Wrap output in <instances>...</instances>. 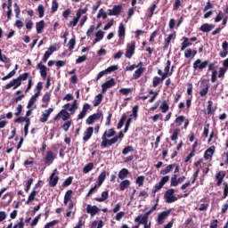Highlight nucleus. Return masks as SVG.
Instances as JSON below:
<instances>
[{
    "instance_id": "1",
    "label": "nucleus",
    "mask_w": 228,
    "mask_h": 228,
    "mask_svg": "<svg viewBox=\"0 0 228 228\" xmlns=\"http://www.w3.org/2000/svg\"><path fill=\"white\" fill-rule=\"evenodd\" d=\"M115 134H117V132L113 128L105 131L102 136L101 147L106 149V147H111V145H115V142H113V136Z\"/></svg>"
},
{
    "instance_id": "2",
    "label": "nucleus",
    "mask_w": 228,
    "mask_h": 228,
    "mask_svg": "<svg viewBox=\"0 0 228 228\" xmlns=\"http://www.w3.org/2000/svg\"><path fill=\"white\" fill-rule=\"evenodd\" d=\"M175 193V190L169 189L166 191L164 194V199L167 204H172L173 202H175L177 200V197L174 195Z\"/></svg>"
},
{
    "instance_id": "3",
    "label": "nucleus",
    "mask_w": 228,
    "mask_h": 228,
    "mask_svg": "<svg viewBox=\"0 0 228 228\" xmlns=\"http://www.w3.org/2000/svg\"><path fill=\"white\" fill-rule=\"evenodd\" d=\"M209 65V61H202L200 59L196 60L193 62V69L194 70H204Z\"/></svg>"
},
{
    "instance_id": "4",
    "label": "nucleus",
    "mask_w": 228,
    "mask_h": 228,
    "mask_svg": "<svg viewBox=\"0 0 228 228\" xmlns=\"http://www.w3.org/2000/svg\"><path fill=\"white\" fill-rule=\"evenodd\" d=\"M54 159H56V154L53 151H48L44 158L45 165H53Z\"/></svg>"
},
{
    "instance_id": "5",
    "label": "nucleus",
    "mask_w": 228,
    "mask_h": 228,
    "mask_svg": "<svg viewBox=\"0 0 228 228\" xmlns=\"http://www.w3.org/2000/svg\"><path fill=\"white\" fill-rule=\"evenodd\" d=\"M60 118H61V120H63V122H67V120H69V118H70V113H69V111H67V110H61L54 118L53 120H60Z\"/></svg>"
},
{
    "instance_id": "6",
    "label": "nucleus",
    "mask_w": 228,
    "mask_h": 228,
    "mask_svg": "<svg viewBox=\"0 0 228 228\" xmlns=\"http://www.w3.org/2000/svg\"><path fill=\"white\" fill-rule=\"evenodd\" d=\"M117 85V82H115V78H110V80L104 82L102 85V94H106L108 92V88H113Z\"/></svg>"
},
{
    "instance_id": "7",
    "label": "nucleus",
    "mask_w": 228,
    "mask_h": 228,
    "mask_svg": "<svg viewBox=\"0 0 228 228\" xmlns=\"http://www.w3.org/2000/svg\"><path fill=\"white\" fill-rule=\"evenodd\" d=\"M21 82L19 80L18 77L13 78L12 80L10 81V83H8L4 88L5 90H10V88L13 87V90H17V88H19V86H20Z\"/></svg>"
},
{
    "instance_id": "8",
    "label": "nucleus",
    "mask_w": 228,
    "mask_h": 228,
    "mask_svg": "<svg viewBox=\"0 0 228 228\" xmlns=\"http://www.w3.org/2000/svg\"><path fill=\"white\" fill-rule=\"evenodd\" d=\"M122 13V5H114L112 9L108 10V15L110 16H117Z\"/></svg>"
},
{
    "instance_id": "9",
    "label": "nucleus",
    "mask_w": 228,
    "mask_h": 228,
    "mask_svg": "<svg viewBox=\"0 0 228 228\" xmlns=\"http://www.w3.org/2000/svg\"><path fill=\"white\" fill-rule=\"evenodd\" d=\"M216 185L222 186V183H224V179H225V171H219L216 174Z\"/></svg>"
},
{
    "instance_id": "10",
    "label": "nucleus",
    "mask_w": 228,
    "mask_h": 228,
    "mask_svg": "<svg viewBox=\"0 0 228 228\" xmlns=\"http://www.w3.org/2000/svg\"><path fill=\"white\" fill-rule=\"evenodd\" d=\"M134 222L138 224L139 226L144 225V228H151V223L149 224V220L142 219V214L134 218Z\"/></svg>"
},
{
    "instance_id": "11",
    "label": "nucleus",
    "mask_w": 228,
    "mask_h": 228,
    "mask_svg": "<svg viewBox=\"0 0 228 228\" xmlns=\"http://www.w3.org/2000/svg\"><path fill=\"white\" fill-rule=\"evenodd\" d=\"M90 108H92V106L89 103H85L83 105L81 112L77 116V119L83 120V118L86 117V113H88V110H90Z\"/></svg>"
},
{
    "instance_id": "12",
    "label": "nucleus",
    "mask_w": 228,
    "mask_h": 228,
    "mask_svg": "<svg viewBox=\"0 0 228 228\" xmlns=\"http://www.w3.org/2000/svg\"><path fill=\"white\" fill-rule=\"evenodd\" d=\"M170 213H172V209L163 211L160 214H159L158 219H157L159 225H162L165 218H167V216H168L170 215Z\"/></svg>"
},
{
    "instance_id": "13",
    "label": "nucleus",
    "mask_w": 228,
    "mask_h": 228,
    "mask_svg": "<svg viewBox=\"0 0 228 228\" xmlns=\"http://www.w3.org/2000/svg\"><path fill=\"white\" fill-rule=\"evenodd\" d=\"M99 211H101V208H99L97 206L94 205H87L86 207V213H88V215H91V216H95V215H97V213H99Z\"/></svg>"
},
{
    "instance_id": "14",
    "label": "nucleus",
    "mask_w": 228,
    "mask_h": 228,
    "mask_svg": "<svg viewBox=\"0 0 228 228\" xmlns=\"http://www.w3.org/2000/svg\"><path fill=\"white\" fill-rule=\"evenodd\" d=\"M37 69L38 70H40L41 77H43V79H46V77H47V67L45 65L42 64V62H39L37 65Z\"/></svg>"
},
{
    "instance_id": "15",
    "label": "nucleus",
    "mask_w": 228,
    "mask_h": 228,
    "mask_svg": "<svg viewBox=\"0 0 228 228\" xmlns=\"http://www.w3.org/2000/svg\"><path fill=\"white\" fill-rule=\"evenodd\" d=\"M93 134H94V126L87 127L84 132L83 142H88V140L92 138Z\"/></svg>"
},
{
    "instance_id": "16",
    "label": "nucleus",
    "mask_w": 228,
    "mask_h": 228,
    "mask_svg": "<svg viewBox=\"0 0 228 228\" xmlns=\"http://www.w3.org/2000/svg\"><path fill=\"white\" fill-rule=\"evenodd\" d=\"M54 51H56V46L55 45H51L48 50L45 53L44 56H43V61L44 63H45L49 58L51 57V54H53V53H54Z\"/></svg>"
},
{
    "instance_id": "17",
    "label": "nucleus",
    "mask_w": 228,
    "mask_h": 228,
    "mask_svg": "<svg viewBox=\"0 0 228 228\" xmlns=\"http://www.w3.org/2000/svg\"><path fill=\"white\" fill-rule=\"evenodd\" d=\"M53 111H54V109L50 108L48 110H45V113H43L39 122L45 123L47 122V120H49V117L51 116V113H53Z\"/></svg>"
},
{
    "instance_id": "18",
    "label": "nucleus",
    "mask_w": 228,
    "mask_h": 228,
    "mask_svg": "<svg viewBox=\"0 0 228 228\" xmlns=\"http://www.w3.org/2000/svg\"><path fill=\"white\" fill-rule=\"evenodd\" d=\"M212 29H215V25L209 23H204L200 28V30H201L202 33H209Z\"/></svg>"
},
{
    "instance_id": "19",
    "label": "nucleus",
    "mask_w": 228,
    "mask_h": 228,
    "mask_svg": "<svg viewBox=\"0 0 228 228\" xmlns=\"http://www.w3.org/2000/svg\"><path fill=\"white\" fill-rule=\"evenodd\" d=\"M60 181V176L51 175L49 177V186L50 188H54L56 184H58V182Z\"/></svg>"
},
{
    "instance_id": "20",
    "label": "nucleus",
    "mask_w": 228,
    "mask_h": 228,
    "mask_svg": "<svg viewBox=\"0 0 228 228\" xmlns=\"http://www.w3.org/2000/svg\"><path fill=\"white\" fill-rule=\"evenodd\" d=\"M44 28H45V21L44 20H41L40 21L36 23V31L37 35H40V33H42Z\"/></svg>"
},
{
    "instance_id": "21",
    "label": "nucleus",
    "mask_w": 228,
    "mask_h": 228,
    "mask_svg": "<svg viewBox=\"0 0 228 228\" xmlns=\"http://www.w3.org/2000/svg\"><path fill=\"white\" fill-rule=\"evenodd\" d=\"M74 193L73 190H68L64 195V205L67 206V204H69V202H70L71 199H72V194Z\"/></svg>"
},
{
    "instance_id": "22",
    "label": "nucleus",
    "mask_w": 228,
    "mask_h": 228,
    "mask_svg": "<svg viewBox=\"0 0 228 228\" xmlns=\"http://www.w3.org/2000/svg\"><path fill=\"white\" fill-rule=\"evenodd\" d=\"M175 167V163L168 165L167 167H166V168L160 171V175H167V174H170V172H172V170H174Z\"/></svg>"
},
{
    "instance_id": "23",
    "label": "nucleus",
    "mask_w": 228,
    "mask_h": 228,
    "mask_svg": "<svg viewBox=\"0 0 228 228\" xmlns=\"http://www.w3.org/2000/svg\"><path fill=\"white\" fill-rule=\"evenodd\" d=\"M215 154V146H211L208 148L205 153H204V158L206 159H210V158H213V155Z\"/></svg>"
},
{
    "instance_id": "24",
    "label": "nucleus",
    "mask_w": 228,
    "mask_h": 228,
    "mask_svg": "<svg viewBox=\"0 0 228 228\" xmlns=\"http://www.w3.org/2000/svg\"><path fill=\"white\" fill-rule=\"evenodd\" d=\"M118 33L119 38H124L126 37V25H124V23L119 24Z\"/></svg>"
},
{
    "instance_id": "25",
    "label": "nucleus",
    "mask_w": 228,
    "mask_h": 228,
    "mask_svg": "<svg viewBox=\"0 0 228 228\" xmlns=\"http://www.w3.org/2000/svg\"><path fill=\"white\" fill-rule=\"evenodd\" d=\"M183 42L182 43L181 51H184L187 47L191 46V42L190 41V38L183 37Z\"/></svg>"
},
{
    "instance_id": "26",
    "label": "nucleus",
    "mask_w": 228,
    "mask_h": 228,
    "mask_svg": "<svg viewBox=\"0 0 228 228\" xmlns=\"http://www.w3.org/2000/svg\"><path fill=\"white\" fill-rule=\"evenodd\" d=\"M143 72H145V68L137 69L133 74V79H140Z\"/></svg>"
},
{
    "instance_id": "27",
    "label": "nucleus",
    "mask_w": 228,
    "mask_h": 228,
    "mask_svg": "<svg viewBox=\"0 0 228 228\" xmlns=\"http://www.w3.org/2000/svg\"><path fill=\"white\" fill-rule=\"evenodd\" d=\"M108 197H109V191H104L102 192V197L101 198H94V200L96 202H104V200H108Z\"/></svg>"
},
{
    "instance_id": "28",
    "label": "nucleus",
    "mask_w": 228,
    "mask_h": 228,
    "mask_svg": "<svg viewBox=\"0 0 228 228\" xmlns=\"http://www.w3.org/2000/svg\"><path fill=\"white\" fill-rule=\"evenodd\" d=\"M104 181H106V171H102L100 174L98 176V183L96 185H98V187L102 186V183H104Z\"/></svg>"
},
{
    "instance_id": "29",
    "label": "nucleus",
    "mask_w": 228,
    "mask_h": 228,
    "mask_svg": "<svg viewBox=\"0 0 228 228\" xmlns=\"http://www.w3.org/2000/svg\"><path fill=\"white\" fill-rule=\"evenodd\" d=\"M131 185V181L129 180H124L119 183V190L121 191H124V190H126V188H129Z\"/></svg>"
},
{
    "instance_id": "30",
    "label": "nucleus",
    "mask_w": 228,
    "mask_h": 228,
    "mask_svg": "<svg viewBox=\"0 0 228 228\" xmlns=\"http://www.w3.org/2000/svg\"><path fill=\"white\" fill-rule=\"evenodd\" d=\"M37 99H38V94H34L31 96L27 105L28 110H31V108H33L35 102H37Z\"/></svg>"
},
{
    "instance_id": "31",
    "label": "nucleus",
    "mask_w": 228,
    "mask_h": 228,
    "mask_svg": "<svg viewBox=\"0 0 228 228\" xmlns=\"http://www.w3.org/2000/svg\"><path fill=\"white\" fill-rule=\"evenodd\" d=\"M184 118L185 117L183 115L176 117V118L175 119V124L176 127H181L183 126V124L184 123Z\"/></svg>"
},
{
    "instance_id": "32",
    "label": "nucleus",
    "mask_w": 228,
    "mask_h": 228,
    "mask_svg": "<svg viewBox=\"0 0 228 228\" xmlns=\"http://www.w3.org/2000/svg\"><path fill=\"white\" fill-rule=\"evenodd\" d=\"M118 175L119 179L124 180L129 175V170L127 168H122Z\"/></svg>"
},
{
    "instance_id": "33",
    "label": "nucleus",
    "mask_w": 228,
    "mask_h": 228,
    "mask_svg": "<svg viewBox=\"0 0 228 228\" xmlns=\"http://www.w3.org/2000/svg\"><path fill=\"white\" fill-rule=\"evenodd\" d=\"M38 191L33 190L30 194L28 197V200L26 201V204H31V202H33V200H35V197H37Z\"/></svg>"
},
{
    "instance_id": "34",
    "label": "nucleus",
    "mask_w": 228,
    "mask_h": 228,
    "mask_svg": "<svg viewBox=\"0 0 228 228\" xmlns=\"http://www.w3.org/2000/svg\"><path fill=\"white\" fill-rule=\"evenodd\" d=\"M127 119V115L126 113H124L121 116V118L119 119L118 123V127L117 129H122V127H124V124L126 122V120Z\"/></svg>"
},
{
    "instance_id": "35",
    "label": "nucleus",
    "mask_w": 228,
    "mask_h": 228,
    "mask_svg": "<svg viewBox=\"0 0 228 228\" xmlns=\"http://www.w3.org/2000/svg\"><path fill=\"white\" fill-rule=\"evenodd\" d=\"M77 100H75L73 103L71 104V107L68 109V110L70 112V115H74L76 111H77Z\"/></svg>"
},
{
    "instance_id": "36",
    "label": "nucleus",
    "mask_w": 228,
    "mask_h": 228,
    "mask_svg": "<svg viewBox=\"0 0 228 228\" xmlns=\"http://www.w3.org/2000/svg\"><path fill=\"white\" fill-rule=\"evenodd\" d=\"M179 134H181V129L180 128H175L173 131V134L171 135V140L172 142H175L179 138Z\"/></svg>"
},
{
    "instance_id": "37",
    "label": "nucleus",
    "mask_w": 228,
    "mask_h": 228,
    "mask_svg": "<svg viewBox=\"0 0 228 228\" xmlns=\"http://www.w3.org/2000/svg\"><path fill=\"white\" fill-rule=\"evenodd\" d=\"M42 88H44V86H43L42 82H38L37 84L36 88L34 89V92H36L35 95L37 94V96L40 97V92H42Z\"/></svg>"
},
{
    "instance_id": "38",
    "label": "nucleus",
    "mask_w": 228,
    "mask_h": 228,
    "mask_svg": "<svg viewBox=\"0 0 228 228\" xmlns=\"http://www.w3.org/2000/svg\"><path fill=\"white\" fill-rule=\"evenodd\" d=\"M140 109V106L138 105H135L133 107V110H132V114L130 115V118L132 117L134 118V120H136V118H138V110Z\"/></svg>"
},
{
    "instance_id": "39",
    "label": "nucleus",
    "mask_w": 228,
    "mask_h": 228,
    "mask_svg": "<svg viewBox=\"0 0 228 228\" xmlns=\"http://www.w3.org/2000/svg\"><path fill=\"white\" fill-rule=\"evenodd\" d=\"M91 170H94V163L90 162L87 165H86L83 168L84 174H88V172H91Z\"/></svg>"
},
{
    "instance_id": "40",
    "label": "nucleus",
    "mask_w": 228,
    "mask_h": 228,
    "mask_svg": "<svg viewBox=\"0 0 228 228\" xmlns=\"http://www.w3.org/2000/svg\"><path fill=\"white\" fill-rule=\"evenodd\" d=\"M207 111L208 115H213V113H215V110L213 109V101L208 102Z\"/></svg>"
},
{
    "instance_id": "41",
    "label": "nucleus",
    "mask_w": 228,
    "mask_h": 228,
    "mask_svg": "<svg viewBox=\"0 0 228 228\" xmlns=\"http://www.w3.org/2000/svg\"><path fill=\"white\" fill-rule=\"evenodd\" d=\"M37 12H38L39 19H42L44 17V15H45V9L44 8L43 4L38 5Z\"/></svg>"
},
{
    "instance_id": "42",
    "label": "nucleus",
    "mask_w": 228,
    "mask_h": 228,
    "mask_svg": "<svg viewBox=\"0 0 228 228\" xmlns=\"http://www.w3.org/2000/svg\"><path fill=\"white\" fill-rule=\"evenodd\" d=\"M72 181H74V176H69L63 183L62 187L67 188V186H70L72 184Z\"/></svg>"
},
{
    "instance_id": "43",
    "label": "nucleus",
    "mask_w": 228,
    "mask_h": 228,
    "mask_svg": "<svg viewBox=\"0 0 228 228\" xmlns=\"http://www.w3.org/2000/svg\"><path fill=\"white\" fill-rule=\"evenodd\" d=\"M223 190H224V193L222 198L227 199L228 197V183L227 182L223 183Z\"/></svg>"
},
{
    "instance_id": "44",
    "label": "nucleus",
    "mask_w": 228,
    "mask_h": 228,
    "mask_svg": "<svg viewBox=\"0 0 228 228\" xmlns=\"http://www.w3.org/2000/svg\"><path fill=\"white\" fill-rule=\"evenodd\" d=\"M160 110L163 113H167L168 110H170V107L168 106V103H167V101H163L160 105Z\"/></svg>"
},
{
    "instance_id": "45",
    "label": "nucleus",
    "mask_w": 228,
    "mask_h": 228,
    "mask_svg": "<svg viewBox=\"0 0 228 228\" xmlns=\"http://www.w3.org/2000/svg\"><path fill=\"white\" fill-rule=\"evenodd\" d=\"M102 228L104 227V222H102V220L100 221H94L92 223V228Z\"/></svg>"
},
{
    "instance_id": "46",
    "label": "nucleus",
    "mask_w": 228,
    "mask_h": 228,
    "mask_svg": "<svg viewBox=\"0 0 228 228\" xmlns=\"http://www.w3.org/2000/svg\"><path fill=\"white\" fill-rule=\"evenodd\" d=\"M208 92H209V85L207 84L205 87L200 91V97H206V95H208Z\"/></svg>"
},
{
    "instance_id": "47",
    "label": "nucleus",
    "mask_w": 228,
    "mask_h": 228,
    "mask_svg": "<svg viewBox=\"0 0 228 228\" xmlns=\"http://www.w3.org/2000/svg\"><path fill=\"white\" fill-rule=\"evenodd\" d=\"M102 102V93L101 92L97 96L96 100L94 102V106L97 107Z\"/></svg>"
},
{
    "instance_id": "48",
    "label": "nucleus",
    "mask_w": 228,
    "mask_h": 228,
    "mask_svg": "<svg viewBox=\"0 0 228 228\" xmlns=\"http://www.w3.org/2000/svg\"><path fill=\"white\" fill-rule=\"evenodd\" d=\"M29 77V73L28 72H25L20 74L18 77V79L20 80V83H22V81H28V78Z\"/></svg>"
},
{
    "instance_id": "49",
    "label": "nucleus",
    "mask_w": 228,
    "mask_h": 228,
    "mask_svg": "<svg viewBox=\"0 0 228 228\" xmlns=\"http://www.w3.org/2000/svg\"><path fill=\"white\" fill-rule=\"evenodd\" d=\"M70 126H72V120L66 121L62 126V129L67 133L69 129H70Z\"/></svg>"
},
{
    "instance_id": "50",
    "label": "nucleus",
    "mask_w": 228,
    "mask_h": 228,
    "mask_svg": "<svg viewBox=\"0 0 228 228\" xmlns=\"http://www.w3.org/2000/svg\"><path fill=\"white\" fill-rule=\"evenodd\" d=\"M143 183H145V176L141 175L136 178V184H138L139 187L143 186Z\"/></svg>"
},
{
    "instance_id": "51",
    "label": "nucleus",
    "mask_w": 228,
    "mask_h": 228,
    "mask_svg": "<svg viewBox=\"0 0 228 228\" xmlns=\"http://www.w3.org/2000/svg\"><path fill=\"white\" fill-rule=\"evenodd\" d=\"M115 70H118V65L110 66L105 69V72H107V74H111V72H115Z\"/></svg>"
},
{
    "instance_id": "52",
    "label": "nucleus",
    "mask_w": 228,
    "mask_h": 228,
    "mask_svg": "<svg viewBox=\"0 0 228 228\" xmlns=\"http://www.w3.org/2000/svg\"><path fill=\"white\" fill-rule=\"evenodd\" d=\"M131 122H133V118H128L125 124L124 133H127V131H129V127L131 126Z\"/></svg>"
},
{
    "instance_id": "53",
    "label": "nucleus",
    "mask_w": 228,
    "mask_h": 228,
    "mask_svg": "<svg viewBox=\"0 0 228 228\" xmlns=\"http://www.w3.org/2000/svg\"><path fill=\"white\" fill-rule=\"evenodd\" d=\"M69 51H72L76 47V38H71L68 43Z\"/></svg>"
},
{
    "instance_id": "54",
    "label": "nucleus",
    "mask_w": 228,
    "mask_h": 228,
    "mask_svg": "<svg viewBox=\"0 0 228 228\" xmlns=\"http://www.w3.org/2000/svg\"><path fill=\"white\" fill-rule=\"evenodd\" d=\"M58 224H60V220H53L52 222L47 223L44 228H51V227H54V225H58Z\"/></svg>"
},
{
    "instance_id": "55",
    "label": "nucleus",
    "mask_w": 228,
    "mask_h": 228,
    "mask_svg": "<svg viewBox=\"0 0 228 228\" xmlns=\"http://www.w3.org/2000/svg\"><path fill=\"white\" fill-rule=\"evenodd\" d=\"M122 138H124V132L120 131L118 133V135H115L112 138V142H114V143H117V142H118V140H122Z\"/></svg>"
},
{
    "instance_id": "56",
    "label": "nucleus",
    "mask_w": 228,
    "mask_h": 228,
    "mask_svg": "<svg viewBox=\"0 0 228 228\" xmlns=\"http://www.w3.org/2000/svg\"><path fill=\"white\" fill-rule=\"evenodd\" d=\"M14 7V12L16 19H19V15H20V7H19V4L15 3L13 4Z\"/></svg>"
},
{
    "instance_id": "57",
    "label": "nucleus",
    "mask_w": 228,
    "mask_h": 228,
    "mask_svg": "<svg viewBox=\"0 0 228 228\" xmlns=\"http://www.w3.org/2000/svg\"><path fill=\"white\" fill-rule=\"evenodd\" d=\"M17 72L15 71V69H12L8 75H6L5 77H4L2 78V81H6L7 79H12V77H13V76H15Z\"/></svg>"
},
{
    "instance_id": "58",
    "label": "nucleus",
    "mask_w": 228,
    "mask_h": 228,
    "mask_svg": "<svg viewBox=\"0 0 228 228\" xmlns=\"http://www.w3.org/2000/svg\"><path fill=\"white\" fill-rule=\"evenodd\" d=\"M101 17H102V19H108V14L104 12V9L99 10V12L97 14V19H101Z\"/></svg>"
},
{
    "instance_id": "59",
    "label": "nucleus",
    "mask_w": 228,
    "mask_h": 228,
    "mask_svg": "<svg viewBox=\"0 0 228 228\" xmlns=\"http://www.w3.org/2000/svg\"><path fill=\"white\" fill-rule=\"evenodd\" d=\"M59 4H58V2H56V0H53L52 2V13H54L56 12H58V8H59Z\"/></svg>"
},
{
    "instance_id": "60",
    "label": "nucleus",
    "mask_w": 228,
    "mask_h": 228,
    "mask_svg": "<svg viewBox=\"0 0 228 228\" xmlns=\"http://www.w3.org/2000/svg\"><path fill=\"white\" fill-rule=\"evenodd\" d=\"M134 151V148L133 146H126L125 149L122 151V154L126 156V154H129V152H133Z\"/></svg>"
},
{
    "instance_id": "61",
    "label": "nucleus",
    "mask_w": 228,
    "mask_h": 228,
    "mask_svg": "<svg viewBox=\"0 0 228 228\" xmlns=\"http://www.w3.org/2000/svg\"><path fill=\"white\" fill-rule=\"evenodd\" d=\"M133 92L132 88H121L119 90V93L122 94V95H129Z\"/></svg>"
},
{
    "instance_id": "62",
    "label": "nucleus",
    "mask_w": 228,
    "mask_h": 228,
    "mask_svg": "<svg viewBox=\"0 0 228 228\" xmlns=\"http://www.w3.org/2000/svg\"><path fill=\"white\" fill-rule=\"evenodd\" d=\"M95 38L98 39V40H102V38H104V32H102V30H98L96 33H95Z\"/></svg>"
},
{
    "instance_id": "63",
    "label": "nucleus",
    "mask_w": 228,
    "mask_h": 228,
    "mask_svg": "<svg viewBox=\"0 0 228 228\" xmlns=\"http://www.w3.org/2000/svg\"><path fill=\"white\" fill-rule=\"evenodd\" d=\"M159 83H161V78L159 77H154L152 81L153 88H156Z\"/></svg>"
},
{
    "instance_id": "64",
    "label": "nucleus",
    "mask_w": 228,
    "mask_h": 228,
    "mask_svg": "<svg viewBox=\"0 0 228 228\" xmlns=\"http://www.w3.org/2000/svg\"><path fill=\"white\" fill-rule=\"evenodd\" d=\"M152 120H153V122H158V120H163V114H161V113L155 114L152 117Z\"/></svg>"
}]
</instances>
